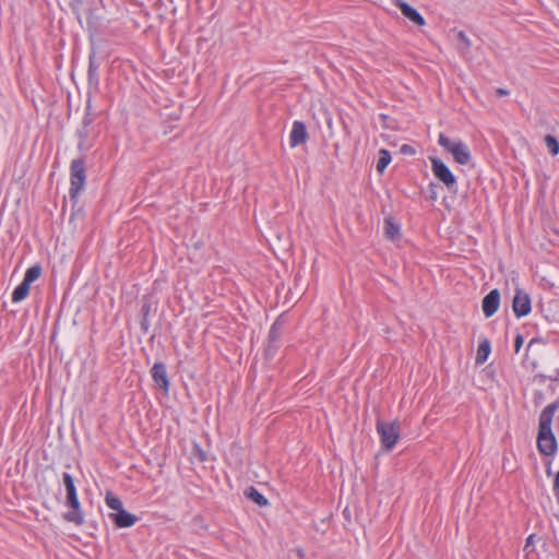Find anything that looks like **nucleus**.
Here are the masks:
<instances>
[{
	"label": "nucleus",
	"mask_w": 559,
	"mask_h": 559,
	"mask_svg": "<svg viewBox=\"0 0 559 559\" xmlns=\"http://www.w3.org/2000/svg\"><path fill=\"white\" fill-rule=\"evenodd\" d=\"M531 298L521 288L515 289L512 301V309L518 318L525 317L531 312Z\"/></svg>",
	"instance_id": "0eeeda50"
},
{
	"label": "nucleus",
	"mask_w": 559,
	"mask_h": 559,
	"mask_svg": "<svg viewBox=\"0 0 559 559\" xmlns=\"http://www.w3.org/2000/svg\"><path fill=\"white\" fill-rule=\"evenodd\" d=\"M438 143L445 151L452 154L454 160L460 165H466L471 160V151L468 146L462 141H452L447 135L440 133Z\"/></svg>",
	"instance_id": "7ed1b4c3"
},
{
	"label": "nucleus",
	"mask_w": 559,
	"mask_h": 559,
	"mask_svg": "<svg viewBox=\"0 0 559 559\" xmlns=\"http://www.w3.org/2000/svg\"><path fill=\"white\" fill-rule=\"evenodd\" d=\"M40 274L41 267L39 265H33L26 271L23 282L31 285L40 276Z\"/></svg>",
	"instance_id": "6ab92c4d"
},
{
	"label": "nucleus",
	"mask_w": 559,
	"mask_h": 559,
	"mask_svg": "<svg viewBox=\"0 0 559 559\" xmlns=\"http://www.w3.org/2000/svg\"><path fill=\"white\" fill-rule=\"evenodd\" d=\"M29 293V285L25 282H22L12 293V301L19 302L27 297Z\"/></svg>",
	"instance_id": "2eb2a0df"
},
{
	"label": "nucleus",
	"mask_w": 559,
	"mask_h": 559,
	"mask_svg": "<svg viewBox=\"0 0 559 559\" xmlns=\"http://www.w3.org/2000/svg\"><path fill=\"white\" fill-rule=\"evenodd\" d=\"M559 407V402L547 405L539 415L537 449L546 456H550L557 451V439L551 430L554 415Z\"/></svg>",
	"instance_id": "f257e3e1"
},
{
	"label": "nucleus",
	"mask_w": 559,
	"mask_h": 559,
	"mask_svg": "<svg viewBox=\"0 0 559 559\" xmlns=\"http://www.w3.org/2000/svg\"><path fill=\"white\" fill-rule=\"evenodd\" d=\"M84 127H86L88 123H90V120L88 119H84Z\"/></svg>",
	"instance_id": "7c9ffc66"
},
{
	"label": "nucleus",
	"mask_w": 559,
	"mask_h": 559,
	"mask_svg": "<svg viewBox=\"0 0 559 559\" xmlns=\"http://www.w3.org/2000/svg\"><path fill=\"white\" fill-rule=\"evenodd\" d=\"M269 337L272 342L280 337V321L278 320H276L273 323V325L271 326Z\"/></svg>",
	"instance_id": "4be33fe9"
},
{
	"label": "nucleus",
	"mask_w": 559,
	"mask_h": 559,
	"mask_svg": "<svg viewBox=\"0 0 559 559\" xmlns=\"http://www.w3.org/2000/svg\"><path fill=\"white\" fill-rule=\"evenodd\" d=\"M396 5L402 11L403 15L414 22L415 24L423 26L425 24L424 17L415 10L413 7H411L408 3L397 0Z\"/></svg>",
	"instance_id": "f8f14e48"
},
{
	"label": "nucleus",
	"mask_w": 559,
	"mask_h": 559,
	"mask_svg": "<svg viewBox=\"0 0 559 559\" xmlns=\"http://www.w3.org/2000/svg\"><path fill=\"white\" fill-rule=\"evenodd\" d=\"M105 501L108 508L116 512L123 509L122 501L117 496L112 495L110 491L106 493Z\"/></svg>",
	"instance_id": "a211bd4d"
},
{
	"label": "nucleus",
	"mask_w": 559,
	"mask_h": 559,
	"mask_svg": "<svg viewBox=\"0 0 559 559\" xmlns=\"http://www.w3.org/2000/svg\"><path fill=\"white\" fill-rule=\"evenodd\" d=\"M456 36H457V39L462 43V46L460 47L462 55L467 53L472 46L469 38L466 36V34L463 31H459Z\"/></svg>",
	"instance_id": "412c9836"
},
{
	"label": "nucleus",
	"mask_w": 559,
	"mask_h": 559,
	"mask_svg": "<svg viewBox=\"0 0 559 559\" xmlns=\"http://www.w3.org/2000/svg\"><path fill=\"white\" fill-rule=\"evenodd\" d=\"M534 537H535V535H534V534H532V535H530V536L526 538L525 549L533 545Z\"/></svg>",
	"instance_id": "bb28decb"
},
{
	"label": "nucleus",
	"mask_w": 559,
	"mask_h": 559,
	"mask_svg": "<svg viewBox=\"0 0 559 559\" xmlns=\"http://www.w3.org/2000/svg\"><path fill=\"white\" fill-rule=\"evenodd\" d=\"M109 518L118 527H130L136 522V516L127 512L124 509L110 513Z\"/></svg>",
	"instance_id": "9b49d317"
},
{
	"label": "nucleus",
	"mask_w": 559,
	"mask_h": 559,
	"mask_svg": "<svg viewBox=\"0 0 559 559\" xmlns=\"http://www.w3.org/2000/svg\"><path fill=\"white\" fill-rule=\"evenodd\" d=\"M154 382L165 392L169 390V380L166 366L163 362H155L151 369Z\"/></svg>",
	"instance_id": "1a4fd4ad"
},
{
	"label": "nucleus",
	"mask_w": 559,
	"mask_h": 559,
	"mask_svg": "<svg viewBox=\"0 0 559 559\" xmlns=\"http://www.w3.org/2000/svg\"><path fill=\"white\" fill-rule=\"evenodd\" d=\"M497 94H498L499 96H506V95H508L509 93H508V91H507V90L498 88V90H497Z\"/></svg>",
	"instance_id": "cd10ccee"
},
{
	"label": "nucleus",
	"mask_w": 559,
	"mask_h": 559,
	"mask_svg": "<svg viewBox=\"0 0 559 559\" xmlns=\"http://www.w3.org/2000/svg\"><path fill=\"white\" fill-rule=\"evenodd\" d=\"M63 484L67 490V506L72 510L64 514V519L68 522L82 524L84 521L83 513L80 509V501L78 499L76 488L73 481V477L69 473H63Z\"/></svg>",
	"instance_id": "f03ea898"
},
{
	"label": "nucleus",
	"mask_w": 559,
	"mask_h": 559,
	"mask_svg": "<svg viewBox=\"0 0 559 559\" xmlns=\"http://www.w3.org/2000/svg\"><path fill=\"white\" fill-rule=\"evenodd\" d=\"M246 497L255 502L260 507H265L269 503L267 499L262 493H260L254 487H250L246 490Z\"/></svg>",
	"instance_id": "4468645a"
},
{
	"label": "nucleus",
	"mask_w": 559,
	"mask_h": 559,
	"mask_svg": "<svg viewBox=\"0 0 559 559\" xmlns=\"http://www.w3.org/2000/svg\"><path fill=\"white\" fill-rule=\"evenodd\" d=\"M380 118H381L383 121H385V120L388 119V116H386V115H384V114H381V115H380Z\"/></svg>",
	"instance_id": "c756f323"
},
{
	"label": "nucleus",
	"mask_w": 559,
	"mask_h": 559,
	"mask_svg": "<svg viewBox=\"0 0 559 559\" xmlns=\"http://www.w3.org/2000/svg\"><path fill=\"white\" fill-rule=\"evenodd\" d=\"M524 338L521 334H518L515 337V352H519L521 346L523 345Z\"/></svg>",
	"instance_id": "393cba45"
},
{
	"label": "nucleus",
	"mask_w": 559,
	"mask_h": 559,
	"mask_svg": "<svg viewBox=\"0 0 559 559\" xmlns=\"http://www.w3.org/2000/svg\"><path fill=\"white\" fill-rule=\"evenodd\" d=\"M500 305V293L498 289H492L489 294H487L481 302L483 312L486 318L492 317Z\"/></svg>",
	"instance_id": "6e6552de"
},
{
	"label": "nucleus",
	"mask_w": 559,
	"mask_h": 559,
	"mask_svg": "<svg viewBox=\"0 0 559 559\" xmlns=\"http://www.w3.org/2000/svg\"><path fill=\"white\" fill-rule=\"evenodd\" d=\"M391 162V154L388 150L381 148L379 151V159L377 163V170L382 174Z\"/></svg>",
	"instance_id": "dca6fc26"
},
{
	"label": "nucleus",
	"mask_w": 559,
	"mask_h": 559,
	"mask_svg": "<svg viewBox=\"0 0 559 559\" xmlns=\"http://www.w3.org/2000/svg\"><path fill=\"white\" fill-rule=\"evenodd\" d=\"M308 139V132L305 123L301 121H294L293 128L289 134V144L292 147H296L299 144H304Z\"/></svg>",
	"instance_id": "9d476101"
},
{
	"label": "nucleus",
	"mask_w": 559,
	"mask_h": 559,
	"mask_svg": "<svg viewBox=\"0 0 559 559\" xmlns=\"http://www.w3.org/2000/svg\"><path fill=\"white\" fill-rule=\"evenodd\" d=\"M431 169L436 178H438L442 183L445 185L448 189H452L455 183V177L449 169V167L439 158L431 157Z\"/></svg>",
	"instance_id": "423d86ee"
},
{
	"label": "nucleus",
	"mask_w": 559,
	"mask_h": 559,
	"mask_svg": "<svg viewBox=\"0 0 559 559\" xmlns=\"http://www.w3.org/2000/svg\"><path fill=\"white\" fill-rule=\"evenodd\" d=\"M545 143L552 156L559 153V141L554 135L547 134L545 136Z\"/></svg>",
	"instance_id": "aec40b11"
},
{
	"label": "nucleus",
	"mask_w": 559,
	"mask_h": 559,
	"mask_svg": "<svg viewBox=\"0 0 559 559\" xmlns=\"http://www.w3.org/2000/svg\"><path fill=\"white\" fill-rule=\"evenodd\" d=\"M401 152L403 154H409V155H414L415 154V150L411 145H408V144L402 145Z\"/></svg>",
	"instance_id": "b1692460"
},
{
	"label": "nucleus",
	"mask_w": 559,
	"mask_h": 559,
	"mask_svg": "<svg viewBox=\"0 0 559 559\" xmlns=\"http://www.w3.org/2000/svg\"><path fill=\"white\" fill-rule=\"evenodd\" d=\"M79 135H80L81 140H80V142H79V145H78V146H79V148H80V150H84V147H85V144H84V138L86 136V134H85V132H84L83 130H81V131L79 132Z\"/></svg>",
	"instance_id": "a878e982"
},
{
	"label": "nucleus",
	"mask_w": 559,
	"mask_h": 559,
	"mask_svg": "<svg viewBox=\"0 0 559 559\" xmlns=\"http://www.w3.org/2000/svg\"><path fill=\"white\" fill-rule=\"evenodd\" d=\"M490 349H491V346H490V342L488 340H484L483 342H480V344L478 345V348H477V354H476V359H475L476 364H478V365L484 364L488 359Z\"/></svg>",
	"instance_id": "ddd939ff"
},
{
	"label": "nucleus",
	"mask_w": 559,
	"mask_h": 559,
	"mask_svg": "<svg viewBox=\"0 0 559 559\" xmlns=\"http://www.w3.org/2000/svg\"><path fill=\"white\" fill-rule=\"evenodd\" d=\"M71 187H70V197L71 199H75L78 194L82 191L85 180H86V170L84 160L81 158L73 159L71 163Z\"/></svg>",
	"instance_id": "39448f33"
},
{
	"label": "nucleus",
	"mask_w": 559,
	"mask_h": 559,
	"mask_svg": "<svg viewBox=\"0 0 559 559\" xmlns=\"http://www.w3.org/2000/svg\"><path fill=\"white\" fill-rule=\"evenodd\" d=\"M377 432L380 436L381 444L384 450L391 451L400 439L399 421H377Z\"/></svg>",
	"instance_id": "20e7f679"
},
{
	"label": "nucleus",
	"mask_w": 559,
	"mask_h": 559,
	"mask_svg": "<svg viewBox=\"0 0 559 559\" xmlns=\"http://www.w3.org/2000/svg\"><path fill=\"white\" fill-rule=\"evenodd\" d=\"M96 66H95V62H94V59L93 57L90 58V66H88V79L90 81H93L95 80L96 81Z\"/></svg>",
	"instance_id": "5701e85b"
},
{
	"label": "nucleus",
	"mask_w": 559,
	"mask_h": 559,
	"mask_svg": "<svg viewBox=\"0 0 559 559\" xmlns=\"http://www.w3.org/2000/svg\"><path fill=\"white\" fill-rule=\"evenodd\" d=\"M385 235L391 240H396L400 237V227L391 218L385 219Z\"/></svg>",
	"instance_id": "f3484780"
},
{
	"label": "nucleus",
	"mask_w": 559,
	"mask_h": 559,
	"mask_svg": "<svg viewBox=\"0 0 559 559\" xmlns=\"http://www.w3.org/2000/svg\"><path fill=\"white\" fill-rule=\"evenodd\" d=\"M555 490H559V471L555 480Z\"/></svg>",
	"instance_id": "c85d7f7f"
}]
</instances>
